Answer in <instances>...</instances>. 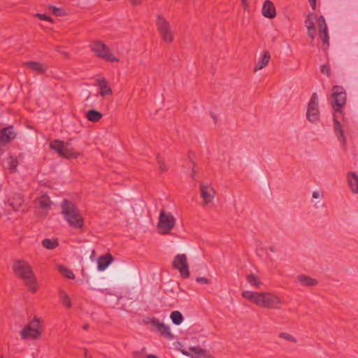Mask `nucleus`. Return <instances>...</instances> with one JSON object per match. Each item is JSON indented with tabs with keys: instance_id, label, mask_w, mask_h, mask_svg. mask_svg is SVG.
Returning <instances> with one entry per match:
<instances>
[{
	"instance_id": "obj_1",
	"label": "nucleus",
	"mask_w": 358,
	"mask_h": 358,
	"mask_svg": "<svg viewBox=\"0 0 358 358\" xmlns=\"http://www.w3.org/2000/svg\"><path fill=\"white\" fill-rule=\"evenodd\" d=\"M241 294L243 298L262 308L279 310L282 303V299L273 292L244 291Z\"/></svg>"
},
{
	"instance_id": "obj_2",
	"label": "nucleus",
	"mask_w": 358,
	"mask_h": 358,
	"mask_svg": "<svg viewBox=\"0 0 358 358\" xmlns=\"http://www.w3.org/2000/svg\"><path fill=\"white\" fill-rule=\"evenodd\" d=\"M61 213L69 226L79 229L84 227V219L74 203L65 199L61 203Z\"/></svg>"
},
{
	"instance_id": "obj_3",
	"label": "nucleus",
	"mask_w": 358,
	"mask_h": 358,
	"mask_svg": "<svg viewBox=\"0 0 358 358\" xmlns=\"http://www.w3.org/2000/svg\"><path fill=\"white\" fill-rule=\"evenodd\" d=\"M13 269L15 274L24 280L25 285L33 292L36 291L37 287L35 286L36 280L31 267L27 261L23 259L15 261L13 265Z\"/></svg>"
},
{
	"instance_id": "obj_4",
	"label": "nucleus",
	"mask_w": 358,
	"mask_h": 358,
	"mask_svg": "<svg viewBox=\"0 0 358 358\" xmlns=\"http://www.w3.org/2000/svg\"><path fill=\"white\" fill-rule=\"evenodd\" d=\"M331 106L335 113H342L343 108L346 104L347 95L344 88L335 85L331 90Z\"/></svg>"
},
{
	"instance_id": "obj_5",
	"label": "nucleus",
	"mask_w": 358,
	"mask_h": 358,
	"mask_svg": "<svg viewBox=\"0 0 358 358\" xmlns=\"http://www.w3.org/2000/svg\"><path fill=\"white\" fill-rule=\"evenodd\" d=\"M156 26L159 34L164 43H171L174 40V36L170 23L161 15H157Z\"/></svg>"
},
{
	"instance_id": "obj_6",
	"label": "nucleus",
	"mask_w": 358,
	"mask_h": 358,
	"mask_svg": "<svg viewBox=\"0 0 358 358\" xmlns=\"http://www.w3.org/2000/svg\"><path fill=\"white\" fill-rule=\"evenodd\" d=\"M91 50L94 52L96 56L99 58L103 59L106 61L115 62H118L119 59L113 56L108 47L101 41H94L90 45Z\"/></svg>"
},
{
	"instance_id": "obj_7",
	"label": "nucleus",
	"mask_w": 358,
	"mask_h": 358,
	"mask_svg": "<svg viewBox=\"0 0 358 358\" xmlns=\"http://www.w3.org/2000/svg\"><path fill=\"white\" fill-rule=\"evenodd\" d=\"M23 339H38L42 334L39 320L34 317L20 332Z\"/></svg>"
},
{
	"instance_id": "obj_8",
	"label": "nucleus",
	"mask_w": 358,
	"mask_h": 358,
	"mask_svg": "<svg viewBox=\"0 0 358 358\" xmlns=\"http://www.w3.org/2000/svg\"><path fill=\"white\" fill-rule=\"evenodd\" d=\"M176 219L171 213H166L161 210L157 224L158 231L160 234H168L173 228Z\"/></svg>"
},
{
	"instance_id": "obj_9",
	"label": "nucleus",
	"mask_w": 358,
	"mask_h": 358,
	"mask_svg": "<svg viewBox=\"0 0 358 358\" xmlns=\"http://www.w3.org/2000/svg\"><path fill=\"white\" fill-rule=\"evenodd\" d=\"M173 266L179 271L182 278H187L189 277V265L187 256L185 254L177 255L175 257L173 261Z\"/></svg>"
},
{
	"instance_id": "obj_10",
	"label": "nucleus",
	"mask_w": 358,
	"mask_h": 358,
	"mask_svg": "<svg viewBox=\"0 0 358 358\" xmlns=\"http://www.w3.org/2000/svg\"><path fill=\"white\" fill-rule=\"evenodd\" d=\"M306 117L311 122H315L319 120L320 112L318 109V100L317 95L315 92L312 94L308 103Z\"/></svg>"
},
{
	"instance_id": "obj_11",
	"label": "nucleus",
	"mask_w": 358,
	"mask_h": 358,
	"mask_svg": "<svg viewBox=\"0 0 358 358\" xmlns=\"http://www.w3.org/2000/svg\"><path fill=\"white\" fill-rule=\"evenodd\" d=\"M200 193L203 204L206 206L212 202L216 194L213 187L203 182L200 183Z\"/></svg>"
},
{
	"instance_id": "obj_12",
	"label": "nucleus",
	"mask_w": 358,
	"mask_h": 358,
	"mask_svg": "<svg viewBox=\"0 0 358 358\" xmlns=\"http://www.w3.org/2000/svg\"><path fill=\"white\" fill-rule=\"evenodd\" d=\"M13 126L0 129V148L10 143L16 136Z\"/></svg>"
},
{
	"instance_id": "obj_13",
	"label": "nucleus",
	"mask_w": 358,
	"mask_h": 358,
	"mask_svg": "<svg viewBox=\"0 0 358 358\" xmlns=\"http://www.w3.org/2000/svg\"><path fill=\"white\" fill-rule=\"evenodd\" d=\"M151 324L156 328L160 334L169 340L173 338V335L170 331V328L168 325L161 322L158 319L153 318L150 321Z\"/></svg>"
},
{
	"instance_id": "obj_14",
	"label": "nucleus",
	"mask_w": 358,
	"mask_h": 358,
	"mask_svg": "<svg viewBox=\"0 0 358 358\" xmlns=\"http://www.w3.org/2000/svg\"><path fill=\"white\" fill-rule=\"evenodd\" d=\"M317 24L319 28V36L323 43L326 45L327 48H328L329 45V36L328 35L327 25L323 15H320L317 18Z\"/></svg>"
},
{
	"instance_id": "obj_15",
	"label": "nucleus",
	"mask_w": 358,
	"mask_h": 358,
	"mask_svg": "<svg viewBox=\"0 0 358 358\" xmlns=\"http://www.w3.org/2000/svg\"><path fill=\"white\" fill-rule=\"evenodd\" d=\"M317 19V16L315 13H310L307 15L305 20V26L307 29V34L309 38L313 40L316 36V29L315 25V20Z\"/></svg>"
},
{
	"instance_id": "obj_16",
	"label": "nucleus",
	"mask_w": 358,
	"mask_h": 358,
	"mask_svg": "<svg viewBox=\"0 0 358 358\" xmlns=\"http://www.w3.org/2000/svg\"><path fill=\"white\" fill-rule=\"evenodd\" d=\"M262 11V15L269 19L274 18L276 15V10L274 4L270 0L264 1Z\"/></svg>"
},
{
	"instance_id": "obj_17",
	"label": "nucleus",
	"mask_w": 358,
	"mask_h": 358,
	"mask_svg": "<svg viewBox=\"0 0 358 358\" xmlns=\"http://www.w3.org/2000/svg\"><path fill=\"white\" fill-rule=\"evenodd\" d=\"M113 257L110 254H107L103 256H101L97 261V269L99 271H103L108 268V266L112 263Z\"/></svg>"
},
{
	"instance_id": "obj_18",
	"label": "nucleus",
	"mask_w": 358,
	"mask_h": 358,
	"mask_svg": "<svg viewBox=\"0 0 358 358\" xmlns=\"http://www.w3.org/2000/svg\"><path fill=\"white\" fill-rule=\"evenodd\" d=\"M98 86L100 88L99 94L103 96L111 95L113 94V91L111 88L109 87L108 81L105 78H102L101 79L97 80Z\"/></svg>"
},
{
	"instance_id": "obj_19",
	"label": "nucleus",
	"mask_w": 358,
	"mask_h": 358,
	"mask_svg": "<svg viewBox=\"0 0 358 358\" xmlns=\"http://www.w3.org/2000/svg\"><path fill=\"white\" fill-rule=\"evenodd\" d=\"M8 201L9 206H10L15 211L21 210L24 204V199L19 194H14Z\"/></svg>"
},
{
	"instance_id": "obj_20",
	"label": "nucleus",
	"mask_w": 358,
	"mask_h": 358,
	"mask_svg": "<svg viewBox=\"0 0 358 358\" xmlns=\"http://www.w3.org/2000/svg\"><path fill=\"white\" fill-rule=\"evenodd\" d=\"M334 120V131L336 134L337 135L338 139L343 142V143H345V137L344 135V131L342 129L341 122L338 120L336 114L334 113L333 117Z\"/></svg>"
},
{
	"instance_id": "obj_21",
	"label": "nucleus",
	"mask_w": 358,
	"mask_h": 358,
	"mask_svg": "<svg viewBox=\"0 0 358 358\" xmlns=\"http://www.w3.org/2000/svg\"><path fill=\"white\" fill-rule=\"evenodd\" d=\"M271 59V55L268 51H265L263 53V55L259 59L255 69L254 71L256 72L260 69L264 68L269 62Z\"/></svg>"
},
{
	"instance_id": "obj_22",
	"label": "nucleus",
	"mask_w": 358,
	"mask_h": 358,
	"mask_svg": "<svg viewBox=\"0 0 358 358\" xmlns=\"http://www.w3.org/2000/svg\"><path fill=\"white\" fill-rule=\"evenodd\" d=\"M69 143H66L59 156L66 159H76L80 155V153L73 148H69Z\"/></svg>"
},
{
	"instance_id": "obj_23",
	"label": "nucleus",
	"mask_w": 358,
	"mask_h": 358,
	"mask_svg": "<svg viewBox=\"0 0 358 358\" xmlns=\"http://www.w3.org/2000/svg\"><path fill=\"white\" fill-rule=\"evenodd\" d=\"M24 65L40 74L45 73L48 69L47 66H43V64L38 62H27Z\"/></svg>"
},
{
	"instance_id": "obj_24",
	"label": "nucleus",
	"mask_w": 358,
	"mask_h": 358,
	"mask_svg": "<svg viewBox=\"0 0 358 358\" xmlns=\"http://www.w3.org/2000/svg\"><path fill=\"white\" fill-rule=\"evenodd\" d=\"M348 181L352 192L358 194V176L354 172H349L348 173Z\"/></svg>"
},
{
	"instance_id": "obj_25",
	"label": "nucleus",
	"mask_w": 358,
	"mask_h": 358,
	"mask_svg": "<svg viewBox=\"0 0 358 358\" xmlns=\"http://www.w3.org/2000/svg\"><path fill=\"white\" fill-rule=\"evenodd\" d=\"M102 116V113L95 109H91L86 113L87 120L92 122H99L101 119Z\"/></svg>"
},
{
	"instance_id": "obj_26",
	"label": "nucleus",
	"mask_w": 358,
	"mask_h": 358,
	"mask_svg": "<svg viewBox=\"0 0 358 358\" xmlns=\"http://www.w3.org/2000/svg\"><path fill=\"white\" fill-rule=\"evenodd\" d=\"M298 280L303 286H315L317 284V281L306 275H300L298 276Z\"/></svg>"
},
{
	"instance_id": "obj_27",
	"label": "nucleus",
	"mask_w": 358,
	"mask_h": 358,
	"mask_svg": "<svg viewBox=\"0 0 358 358\" xmlns=\"http://www.w3.org/2000/svg\"><path fill=\"white\" fill-rule=\"evenodd\" d=\"M59 299L61 300L62 304L66 308H70L72 306L71 299L68 294L63 289H59Z\"/></svg>"
},
{
	"instance_id": "obj_28",
	"label": "nucleus",
	"mask_w": 358,
	"mask_h": 358,
	"mask_svg": "<svg viewBox=\"0 0 358 358\" xmlns=\"http://www.w3.org/2000/svg\"><path fill=\"white\" fill-rule=\"evenodd\" d=\"M190 351L192 358H204L206 356V352L199 346L190 348Z\"/></svg>"
},
{
	"instance_id": "obj_29",
	"label": "nucleus",
	"mask_w": 358,
	"mask_h": 358,
	"mask_svg": "<svg viewBox=\"0 0 358 358\" xmlns=\"http://www.w3.org/2000/svg\"><path fill=\"white\" fill-rule=\"evenodd\" d=\"M247 282L254 286L255 288H259L262 282L259 280V277L255 274H249L246 276Z\"/></svg>"
},
{
	"instance_id": "obj_30",
	"label": "nucleus",
	"mask_w": 358,
	"mask_h": 358,
	"mask_svg": "<svg viewBox=\"0 0 358 358\" xmlns=\"http://www.w3.org/2000/svg\"><path fill=\"white\" fill-rule=\"evenodd\" d=\"M38 203L41 208L45 209L50 208L52 201L47 195H42L38 199Z\"/></svg>"
},
{
	"instance_id": "obj_31",
	"label": "nucleus",
	"mask_w": 358,
	"mask_h": 358,
	"mask_svg": "<svg viewBox=\"0 0 358 358\" xmlns=\"http://www.w3.org/2000/svg\"><path fill=\"white\" fill-rule=\"evenodd\" d=\"M65 145L66 143H64V142L62 141L54 140L50 143V147L52 150H55L60 155V153H62Z\"/></svg>"
},
{
	"instance_id": "obj_32",
	"label": "nucleus",
	"mask_w": 358,
	"mask_h": 358,
	"mask_svg": "<svg viewBox=\"0 0 358 358\" xmlns=\"http://www.w3.org/2000/svg\"><path fill=\"white\" fill-rule=\"evenodd\" d=\"M59 272L65 278L68 279H74L75 275L73 273L64 265H58L57 266Z\"/></svg>"
},
{
	"instance_id": "obj_33",
	"label": "nucleus",
	"mask_w": 358,
	"mask_h": 358,
	"mask_svg": "<svg viewBox=\"0 0 358 358\" xmlns=\"http://www.w3.org/2000/svg\"><path fill=\"white\" fill-rule=\"evenodd\" d=\"M170 317L173 322V323L176 325H180L183 321V316L182 313L179 311H173L171 313Z\"/></svg>"
},
{
	"instance_id": "obj_34",
	"label": "nucleus",
	"mask_w": 358,
	"mask_h": 358,
	"mask_svg": "<svg viewBox=\"0 0 358 358\" xmlns=\"http://www.w3.org/2000/svg\"><path fill=\"white\" fill-rule=\"evenodd\" d=\"M42 245L47 249L52 250L59 245V243L57 239L45 238L42 241Z\"/></svg>"
},
{
	"instance_id": "obj_35",
	"label": "nucleus",
	"mask_w": 358,
	"mask_h": 358,
	"mask_svg": "<svg viewBox=\"0 0 358 358\" xmlns=\"http://www.w3.org/2000/svg\"><path fill=\"white\" fill-rule=\"evenodd\" d=\"M18 164V160L17 157H10L8 161V168L11 173H13L16 171L17 166Z\"/></svg>"
},
{
	"instance_id": "obj_36",
	"label": "nucleus",
	"mask_w": 358,
	"mask_h": 358,
	"mask_svg": "<svg viewBox=\"0 0 358 358\" xmlns=\"http://www.w3.org/2000/svg\"><path fill=\"white\" fill-rule=\"evenodd\" d=\"M157 161L159 164V168L160 169V171L162 173L167 171V170H168L167 166H166V164L164 163L163 158L159 155H157Z\"/></svg>"
},
{
	"instance_id": "obj_37",
	"label": "nucleus",
	"mask_w": 358,
	"mask_h": 358,
	"mask_svg": "<svg viewBox=\"0 0 358 358\" xmlns=\"http://www.w3.org/2000/svg\"><path fill=\"white\" fill-rule=\"evenodd\" d=\"M49 10H50L53 15L55 16H62L64 14V11L62 8H57L55 6H50Z\"/></svg>"
},
{
	"instance_id": "obj_38",
	"label": "nucleus",
	"mask_w": 358,
	"mask_h": 358,
	"mask_svg": "<svg viewBox=\"0 0 358 358\" xmlns=\"http://www.w3.org/2000/svg\"><path fill=\"white\" fill-rule=\"evenodd\" d=\"M279 337L286 339V340L293 342V343H296V339L294 337H293L292 335H290L287 333H285V332L280 333L279 334Z\"/></svg>"
},
{
	"instance_id": "obj_39",
	"label": "nucleus",
	"mask_w": 358,
	"mask_h": 358,
	"mask_svg": "<svg viewBox=\"0 0 358 358\" xmlns=\"http://www.w3.org/2000/svg\"><path fill=\"white\" fill-rule=\"evenodd\" d=\"M36 17L40 19L41 20L49 21L53 22L52 19L45 13H36Z\"/></svg>"
},
{
	"instance_id": "obj_40",
	"label": "nucleus",
	"mask_w": 358,
	"mask_h": 358,
	"mask_svg": "<svg viewBox=\"0 0 358 358\" xmlns=\"http://www.w3.org/2000/svg\"><path fill=\"white\" fill-rule=\"evenodd\" d=\"M320 71L322 73L326 74L328 77L331 76V69L328 64H323L320 66Z\"/></svg>"
},
{
	"instance_id": "obj_41",
	"label": "nucleus",
	"mask_w": 358,
	"mask_h": 358,
	"mask_svg": "<svg viewBox=\"0 0 358 358\" xmlns=\"http://www.w3.org/2000/svg\"><path fill=\"white\" fill-rule=\"evenodd\" d=\"M196 281L197 282L201 283V284H208L210 283V280L208 278H206L205 277H197L196 278Z\"/></svg>"
},
{
	"instance_id": "obj_42",
	"label": "nucleus",
	"mask_w": 358,
	"mask_h": 358,
	"mask_svg": "<svg viewBox=\"0 0 358 358\" xmlns=\"http://www.w3.org/2000/svg\"><path fill=\"white\" fill-rule=\"evenodd\" d=\"M241 5L244 10H247L248 7V0H241Z\"/></svg>"
},
{
	"instance_id": "obj_43",
	"label": "nucleus",
	"mask_w": 358,
	"mask_h": 358,
	"mask_svg": "<svg viewBox=\"0 0 358 358\" xmlns=\"http://www.w3.org/2000/svg\"><path fill=\"white\" fill-rule=\"evenodd\" d=\"M310 6L312 7L313 10L316 9V0H308Z\"/></svg>"
},
{
	"instance_id": "obj_44",
	"label": "nucleus",
	"mask_w": 358,
	"mask_h": 358,
	"mask_svg": "<svg viewBox=\"0 0 358 358\" xmlns=\"http://www.w3.org/2000/svg\"><path fill=\"white\" fill-rule=\"evenodd\" d=\"M131 2V4L134 6L139 5L141 3V0H129Z\"/></svg>"
},
{
	"instance_id": "obj_45",
	"label": "nucleus",
	"mask_w": 358,
	"mask_h": 358,
	"mask_svg": "<svg viewBox=\"0 0 358 358\" xmlns=\"http://www.w3.org/2000/svg\"><path fill=\"white\" fill-rule=\"evenodd\" d=\"M319 196H320V194L317 192H313V199H317L319 198Z\"/></svg>"
},
{
	"instance_id": "obj_46",
	"label": "nucleus",
	"mask_w": 358,
	"mask_h": 358,
	"mask_svg": "<svg viewBox=\"0 0 358 358\" xmlns=\"http://www.w3.org/2000/svg\"><path fill=\"white\" fill-rule=\"evenodd\" d=\"M146 358H159V357H158L157 356H156L155 355L149 354V355H146Z\"/></svg>"
},
{
	"instance_id": "obj_47",
	"label": "nucleus",
	"mask_w": 358,
	"mask_h": 358,
	"mask_svg": "<svg viewBox=\"0 0 358 358\" xmlns=\"http://www.w3.org/2000/svg\"><path fill=\"white\" fill-rule=\"evenodd\" d=\"M90 327V325L88 324H85L83 326V330H87Z\"/></svg>"
},
{
	"instance_id": "obj_48",
	"label": "nucleus",
	"mask_w": 358,
	"mask_h": 358,
	"mask_svg": "<svg viewBox=\"0 0 358 358\" xmlns=\"http://www.w3.org/2000/svg\"><path fill=\"white\" fill-rule=\"evenodd\" d=\"M195 175H196V171H195V169L193 168V169H192V178H194Z\"/></svg>"
},
{
	"instance_id": "obj_49",
	"label": "nucleus",
	"mask_w": 358,
	"mask_h": 358,
	"mask_svg": "<svg viewBox=\"0 0 358 358\" xmlns=\"http://www.w3.org/2000/svg\"><path fill=\"white\" fill-rule=\"evenodd\" d=\"M204 358H214L211 355H207Z\"/></svg>"
},
{
	"instance_id": "obj_50",
	"label": "nucleus",
	"mask_w": 358,
	"mask_h": 358,
	"mask_svg": "<svg viewBox=\"0 0 358 358\" xmlns=\"http://www.w3.org/2000/svg\"><path fill=\"white\" fill-rule=\"evenodd\" d=\"M270 250H271V252H274L275 251L273 247L270 248Z\"/></svg>"
},
{
	"instance_id": "obj_51",
	"label": "nucleus",
	"mask_w": 358,
	"mask_h": 358,
	"mask_svg": "<svg viewBox=\"0 0 358 358\" xmlns=\"http://www.w3.org/2000/svg\"><path fill=\"white\" fill-rule=\"evenodd\" d=\"M213 119H214L215 122L217 121V117L215 116H213Z\"/></svg>"
},
{
	"instance_id": "obj_52",
	"label": "nucleus",
	"mask_w": 358,
	"mask_h": 358,
	"mask_svg": "<svg viewBox=\"0 0 358 358\" xmlns=\"http://www.w3.org/2000/svg\"><path fill=\"white\" fill-rule=\"evenodd\" d=\"M86 358H87V357H86Z\"/></svg>"
},
{
	"instance_id": "obj_53",
	"label": "nucleus",
	"mask_w": 358,
	"mask_h": 358,
	"mask_svg": "<svg viewBox=\"0 0 358 358\" xmlns=\"http://www.w3.org/2000/svg\"><path fill=\"white\" fill-rule=\"evenodd\" d=\"M1 358H3V357Z\"/></svg>"
}]
</instances>
